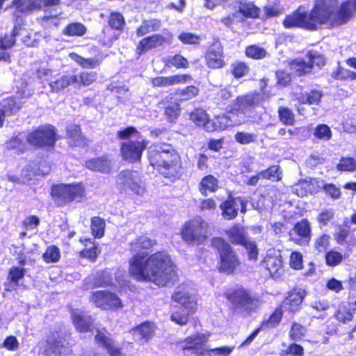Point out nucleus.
<instances>
[{
	"instance_id": "nucleus-1",
	"label": "nucleus",
	"mask_w": 356,
	"mask_h": 356,
	"mask_svg": "<svg viewBox=\"0 0 356 356\" xmlns=\"http://www.w3.org/2000/svg\"><path fill=\"white\" fill-rule=\"evenodd\" d=\"M155 241L146 236H140L129 244L132 257L129 260V273L138 281L152 282L165 286L176 280L177 273L170 255L157 252L147 257L146 250L154 245Z\"/></svg>"
},
{
	"instance_id": "nucleus-2",
	"label": "nucleus",
	"mask_w": 356,
	"mask_h": 356,
	"mask_svg": "<svg viewBox=\"0 0 356 356\" xmlns=\"http://www.w3.org/2000/svg\"><path fill=\"white\" fill-rule=\"evenodd\" d=\"M338 0H314L309 12L298 8L282 21L286 29L301 28L316 31L320 25L329 23L339 26L352 20L356 13V0H344L337 7Z\"/></svg>"
},
{
	"instance_id": "nucleus-3",
	"label": "nucleus",
	"mask_w": 356,
	"mask_h": 356,
	"mask_svg": "<svg viewBox=\"0 0 356 356\" xmlns=\"http://www.w3.org/2000/svg\"><path fill=\"white\" fill-rule=\"evenodd\" d=\"M150 164L163 176H173L177 172L179 156L171 145L157 144L148 151Z\"/></svg>"
},
{
	"instance_id": "nucleus-4",
	"label": "nucleus",
	"mask_w": 356,
	"mask_h": 356,
	"mask_svg": "<svg viewBox=\"0 0 356 356\" xmlns=\"http://www.w3.org/2000/svg\"><path fill=\"white\" fill-rule=\"evenodd\" d=\"M225 296L231 303L233 311L244 316L254 312L261 304L257 296L243 288L231 289L226 292Z\"/></svg>"
},
{
	"instance_id": "nucleus-5",
	"label": "nucleus",
	"mask_w": 356,
	"mask_h": 356,
	"mask_svg": "<svg viewBox=\"0 0 356 356\" xmlns=\"http://www.w3.org/2000/svg\"><path fill=\"white\" fill-rule=\"evenodd\" d=\"M211 245L220 255V270L228 274L233 273L238 266L239 261L229 244L221 238H215L212 240Z\"/></svg>"
},
{
	"instance_id": "nucleus-6",
	"label": "nucleus",
	"mask_w": 356,
	"mask_h": 356,
	"mask_svg": "<svg viewBox=\"0 0 356 356\" xmlns=\"http://www.w3.org/2000/svg\"><path fill=\"white\" fill-rule=\"evenodd\" d=\"M306 57L308 59L307 62L302 59H294L290 63L291 67L298 76L311 74L315 67L321 69L326 63L325 56L316 50L307 51Z\"/></svg>"
},
{
	"instance_id": "nucleus-7",
	"label": "nucleus",
	"mask_w": 356,
	"mask_h": 356,
	"mask_svg": "<svg viewBox=\"0 0 356 356\" xmlns=\"http://www.w3.org/2000/svg\"><path fill=\"white\" fill-rule=\"evenodd\" d=\"M208 224L201 217H195L186 222L182 229V238L191 244L202 243L207 238Z\"/></svg>"
},
{
	"instance_id": "nucleus-8",
	"label": "nucleus",
	"mask_w": 356,
	"mask_h": 356,
	"mask_svg": "<svg viewBox=\"0 0 356 356\" xmlns=\"http://www.w3.org/2000/svg\"><path fill=\"white\" fill-rule=\"evenodd\" d=\"M84 192V188L80 184H60L51 187V194L54 202L58 206H63L73 200L81 198Z\"/></svg>"
},
{
	"instance_id": "nucleus-9",
	"label": "nucleus",
	"mask_w": 356,
	"mask_h": 356,
	"mask_svg": "<svg viewBox=\"0 0 356 356\" xmlns=\"http://www.w3.org/2000/svg\"><path fill=\"white\" fill-rule=\"evenodd\" d=\"M172 298L179 303L181 307L171 315V320L179 325H186L188 321V316L191 315L195 309L196 303L191 300L186 292L182 291L181 287L177 289Z\"/></svg>"
},
{
	"instance_id": "nucleus-10",
	"label": "nucleus",
	"mask_w": 356,
	"mask_h": 356,
	"mask_svg": "<svg viewBox=\"0 0 356 356\" xmlns=\"http://www.w3.org/2000/svg\"><path fill=\"white\" fill-rule=\"evenodd\" d=\"M117 186L121 192L131 191L138 195L145 193L138 171L124 170L120 172L116 179Z\"/></svg>"
},
{
	"instance_id": "nucleus-11",
	"label": "nucleus",
	"mask_w": 356,
	"mask_h": 356,
	"mask_svg": "<svg viewBox=\"0 0 356 356\" xmlns=\"http://www.w3.org/2000/svg\"><path fill=\"white\" fill-rule=\"evenodd\" d=\"M227 235L232 243L243 245L245 248L250 259H257V246L254 241L249 238L248 234L245 228L236 225L227 231Z\"/></svg>"
},
{
	"instance_id": "nucleus-12",
	"label": "nucleus",
	"mask_w": 356,
	"mask_h": 356,
	"mask_svg": "<svg viewBox=\"0 0 356 356\" xmlns=\"http://www.w3.org/2000/svg\"><path fill=\"white\" fill-rule=\"evenodd\" d=\"M257 95L248 92L237 96L227 108V113L233 115H245L246 111L257 106Z\"/></svg>"
},
{
	"instance_id": "nucleus-13",
	"label": "nucleus",
	"mask_w": 356,
	"mask_h": 356,
	"mask_svg": "<svg viewBox=\"0 0 356 356\" xmlns=\"http://www.w3.org/2000/svg\"><path fill=\"white\" fill-rule=\"evenodd\" d=\"M204 60L207 67L211 70L222 69L226 65L223 47L218 41L213 42L206 51Z\"/></svg>"
},
{
	"instance_id": "nucleus-14",
	"label": "nucleus",
	"mask_w": 356,
	"mask_h": 356,
	"mask_svg": "<svg viewBox=\"0 0 356 356\" xmlns=\"http://www.w3.org/2000/svg\"><path fill=\"white\" fill-rule=\"evenodd\" d=\"M70 353V349L67 346L65 340L57 332L48 337L44 351L45 356H65Z\"/></svg>"
},
{
	"instance_id": "nucleus-15",
	"label": "nucleus",
	"mask_w": 356,
	"mask_h": 356,
	"mask_svg": "<svg viewBox=\"0 0 356 356\" xmlns=\"http://www.w3.org/2000/svg\"><path fill=\"white\" fill-rule=\"evenodd\" d=\"M92 300L97 307L104 309L122 307L120 298L115 293L107 291L95 292Z\"/></svg>"
},
{
	"instance_id": "nucleus-16",
	"label": "nucleus",
	"mask_w": 356,
	"mask_h": 356,
	"mask_svg": "<svg viewBox=\"0 0 356 356\" xmlns=\"http://www.w3.org/2000/svg\"><path fill=\"white\" fill-rule=\"evenodd\" d=\"M148 143L145 140L141 142L129 141L124 143L121 146V152L124 159L131 162L140 159L143 151L146 148Z\"/></svg>"
},
{
	"instance_id": "nucleus-17",
	"label": "nucleus",
	"mask_w": 356,
	"mask_h": 356,
	"mask_svg": "<svg viewBox=\"0 0 356 356\" xmlns=\"http://www.w3.org/2000/svg\"><path fill=\"white\" fill-rule=\"evenodd\" d=\"M207 339V337L204 334L189 337L186 339V346L184 350L188 356H192L193 354L200 356L208 351L205 348Z\"/></svg>"
},
{
	"instance_id": "nucleus-18",
	"label": "nucleus",
	"mask_w": 356,
	"mask_h": 356,
	"mask_svg": "<svg viewBox=\"0 0 356 356\" xmlns=\"http://www.w3.org/2000/svg\"><path fill=\"white\" fill-rule=\"evenodd\" d=\"M166 39L161 34H153L142 38L136 47V54L139 58L152 49L163 46Z\"/></svg>"
},
{
	"instance_id": "nucleus-19",
	"label": "nucleus",
	"mask_w": 356,
	"mask_h": 356,
	"mask_svg": "<svg viewBox=\"0 0 356 356\" xmlns=\"http://www.w3.org/2000/svg\"><path fill=\"white\" fill-rule=\"evenodd\" d=\"M192 80L188 74H177L168 76H156L152 78L151 83L154 88H165L179 84H185Z\"/></svg>"
},
{
	"instance_id": "nucleus-20",
	"label": "nucleus",
	"mask_w": 356,
	"mask_h": 356,
	"mask_svg": "<svg viewBox=\"0 0 356 356\" xmlns=\"http://www.w3.org/2000/svg\"><path fill=\"white\" fill-rule=\"evenodd\" d=\"M236 13L241 15L238 22H244L247 19H258L260 17L261 9L253 1L239 0L237 2Z\"/></svg>"
},
{
	"instance_id": "nucleus-21",
	"label": "nucleus",
	"mask_w": 356,
	"mask_h": 356,
	"mask_svg": "<svg viewBox=\"0 0 356 356\" xmlns=\"http://www.w3.org/2000/svg\"><path fill=\"white\" fill-rule=\"evenodd\" d=\"M274 256L270 252L264 260L266 268L273 277H279L282 272V259L280 252L274 251Z\"/></svg>"
},
{
	"instance_id": "nucleus-22",
	"label": "nucleus",
	"mask_w": 356,
	"mask_h": 356,
	"mask_svg": "<svg viewBox=\"0 0 356 356\" xmlns=\"http://www.w3.org/2000/svg\"><path fill=\"white\" fill-rule=\"evenodd\" d=\"M95 340L97 343L106 348L111 356H125L121 352L119 347L116 346L115 342L110 338V334L103 331L97 330Z\"/></svg>"
},
{
	"instance_id": "nucleus-23",
	"label": "nucleus",
	"mask_w": 356,
	"mask_h": 356,
	"mask_svg": "<svg viewBox=\"0 0 356 356\" xmlns=\"http://www.w3.org/2000/svg\"><path fill=\"white\" fill-rule=\"evenodd\" d=\"M69 57L77 63L79 66L84 69H94L100 65L104 59V56L99 51V54L94 58H84L75 52L69 54Z\"/></svg>"
},
{
	"instance_id": "nucleus-24",
	"label": "nucleus",
	"mask_w": 356,
	"mask_h": 356,
	"mask_svg": "<svg viewBox=\"0 0 356 356\" xmlns=\"http://www.w3.org/2000/svg\"><path fill=\"white\" fill-rule=\"evenodd\" d=\"M304 298V292L301 290H293L284 299L281 305V309L295 312L298 310Z\"/></svg>"
},
{
	"instance_id": "nucleus-25",
	"label": "nucleus",
	"mask_w": 356,
	"mask_h": 356,
	"mask_svg": "<svg viewBox=\"0 0 356 356\" xmlns=\"http://www.w3.org/2000/svg\"><path fill=\"white\" fill-rule=\"evenodd\" d=\"M160 104H164V115L170 123H175L180 115L181 107L179 102L172 97L162 100Z\"/></svg>"
},
{
	"instance_id": "nucleus-26",
	"label": "nucleus",
	"mask_w": 356,
	"mask_h": 356,
	"mask_svg": "<svg viewBox=\"0 0 356 356\" xmlns=\"http://www.w3.org/2000/svg\"><path fill=\"white\" fill-rule=\"evenodd\" d=\"M76 82V75L64 74L54 81L49 83L51 92H59L70 86L75 84Z\"/></svg>"
},
{
	"instance_id": "nucleus-27",
	"label": "nucleus",
	"mask_w": 356,
	"mask_h": 356,
	"mask_svg": "<svg viewBox=\"0 0 356 356\" xmlns=\"http://www.w3.org/2000/svg\"><path fill=\"white\" fill-rule=\"evenodd\" d=\"M234 97V93L230 86L221 87L214 96V101L218 106H226L227 111L228 107L231 105V99Z\"/></svg>"
},
{
	"instance_id": "nucleus-28",
	"label": "nucleus",
	"mask_w": 356,
	"mask_h": 356,
	"mask_svg": "<svg viewBox=\"0 0 356 356\" xmlns=\"http://www.w3.org/2000/svg\"><path fill=\"white\" fill-rule=\"evenodd\" d=\"M162 62L165 67L175 69H187L189 67V62L186 58L181 54H175L173 56H168L163 58Z\"/></svg>"
},
{
	"instance_id": "nucleus-29",
	"label": "nucleus",
	"mask_w": 356,
	"mask_h": 356,
	"mask_svg": "<svg viewBox=\"0 0 356 356\" xmlns=\"http://www.w3.org/2000/svg\"><path fill=\"white\" fill-rule=\"evenodd\" d=\"M56 135H28L26 141L38 147H53L57 140Z\"/></svg>"
},
{
	"instance_id": "nucleus-30",
	"label": "nucleus",
	"mask_w": 356,
	"mask_h": 356,
	"mask_svg": "<svg viewBox=\"0 0 356 356\" xmlns=\"http://www.w3.org/2000/svg\"><path fill=\"white\" fill-rule=\"evenodd\" d=\"M320 181L316 178H307L303 181H300L297 185L296 190L298 195L304 196L307 193H314L316 191V188H321Z\"/></svg>"
},
{
	"instance_id": "nucleus-31",
	"label": "nucleus",
	"mask_w": 356,
	"mask_h": 356,
	"mask_svg": "<svg viewBox=\"0 0 356 356\" xmlns=\"http://www.w3.org/2000/svg\"><path fill=\"white\" fill-rule=\"evenodd\" d=\"M232 126L229 119L225 115L215 116L212 120H209L206 131L213 132L220 131Z\"/></svg>"
},
{
	"instance_id": "nucleus-32",
	"label": "nucleus",
	"mask_w": 356,
	"mask_h": 356,
	"mask_svg": "<svg viewBox=\"0 0 356 356\" xmlns=\"http://www.w3.org/2000/svg\"><path fill=\"white\" fill-rule=\"evenodd\" d=\"M1 110L8 115H15L22 108V103L15 96H9L2 99Z\"/></svg>"
},
{
	"instance_id": "nucleus-33",
	"label": "nucleus",
	"mask_w": 356,
	"mask_h": 356,
	"mask_svg": "<svg viewBox=\"0 0 356 356\" xmlns=\"http://www.w3.org/2000/svg\"><path fill=\"white\" fill-rule=\"evenodd\" d=\"M86 166L94 171L108 173L111 171V161L106 157L92 159L86 162Z\"/></svg>"
},
{
	"instance_id": "nucleus-34",
	"label": "nucleus",
	"mask_w": 356,
	"mask_h": 356,
	"mask_svg": "<svg viewBox=\"0 0 356 356\" xmlns=\"http://www.w3.org/2000/svg\"><path fill=\"white\" fill-rule=\"evenodd\" d=\"M189 120L197 127H203L206 130L209 116L202 108H195L189 113Z\"/></svg>"
},
{
	"instance_id": "nucleus-35",
	"label": "nucleus",
	"mask_w": 356,
	"mask_h": 356,
	"mask_svg": "<svg viewBox=\"0 0 356 356\" xmlns=\"http://www.w3.org/2000/svg\"><path fill=\"white\" fill-rule=\"evenodd\" d=\"M73 323L80 332H88L92 325L91 318L81 312H73L72 314Z\"/></svg>"
},
{
	"instance_id": "nucleus-36",
	"label": "nucleus",
	"mask_w": 356,
	"mask_h": 356,
	"mask_svg": "<svg viewBox=\"0 0 356 356\" xmlns=\"http://www.w3.org/2000/svg\"><path fill=\"white\" fill-rule=\"evenodd\" d=\"M136 340L145 339L148 341L154 334V327L149 322L141 324L140 326L131 330Z\"/></svg>"
},
{
	"instance_id": "nucleus-37",
	"label": "nucleus",
	"mask_w": 356,
	"mask_h": 356,
	"mask_svg": "<svg viewBox=\"0 0 356 356\" xmlns=\"http://www.w3.org/2000/svg\"><path fill=\"white\" fill-rule=\"evenodd\" d=\"M86 32V26L79 22H70L63 29V34L68 37H81L84 35Z\"/></svg>"
},
{
	"instance_id": "nucleus-38",
	"label": "nucleus",
	"mask_w": 356,
	"mask_h": 356,
	"mask_svg": "<svg viewBox=\"0 0 356 356\" xmlns=\"http://www.w3.org/2000/svg\"><path fill=\"white\" fill-rule=\"evenodd\" d=\"M108 24L111 29L122 32L126 26V21L121 13L112 11L108 17Z\"/></svg>"
},
{
	"instance_id": "nucleus-39",
	"label": "nucleus",
	"mask_w": 356,
	"mask_h": 356,
	"mask_svg": "<svg viewBox=\"0 0 356 356\" xmlns=\"http://www.w3.org/2000/svg\"><path fill=\"white\" fill-rule=\"evenodd\" d=\"M250 71V66L243 60H235L230 65V73L236 79H239L248 76Z\"/></svg>"
},
{
	"instance_id": "nucleus-40",
	"label": "nucleus",
	"mask_w": 356,
	"mask_h": 356,
	"mask_svg": "<svg viewBox=\"0 0 356 356\" xmlns=\"http://www.w3.org/2000/svg\"><path fill=\"white\" fill-rule=\"evenodd\" d=\"M244 54L247 58L256 60L264 59L268 55L265 48L255 44L246 46Z\"/></svg>"
},
{
	"instance_id": "nucleus-41",
	"label": "nucleus",
	"mask_w": 356,
	"mask_h": 356,
	"mask_svg": "<svg viewBox=\"0 0 356 356\" xmlns=\"http://www.w3.org/2000/svg\"><path fill=\"white\" fill-rule=\"evenodd\" d=\"M161 26V21L157 19H145L136 29V33L138 37H142L145 34L157 31Z\"/></svg>"
},
{
	"instance_id": "nucleus-42",
	"label": "nucleus",
	"mask_w": 356,
	"mask_h": 356,
	"mask_svg": "<svg viewBox=\"0 0 356 356\" xmlns=\"http://www.w3.org/2000/svg\"><path fill=\"white\" fill-rule=\"evenodd\" d=\"M220 208L222 211L224 218L232 220L237 216L238 204L235 199H229L222 203Z\"/></svg>"
},
{
	"instance_id": "nucleus-43",
	"label": "nucleus",
	"mask_w": 356,
	"mask_h": 356,
	"mask_svg": "<svg viewBox=\"0 0 356 356\" xmlns=\"http://www.w3.org/2000/svg\"><path fill=\"white\" fill-rule=\"evenodd\" d=\"M323 97V92L320 90L313 89L307 92L302 94L300 102L302 104L318 105Z\"/></svg>"
},
{
	"instance_id": "nucleus-44",
	"label": "nucleus",
	"mask_w": 356,
	"mask_h": 356,
	"mask_svg": "<svg viewBox=\"0 0 356 356\" xmlns=\"http://www.w3.org/2000/svg\"><path fill=\"white\" fill-rule=\"evenodd\" d=\"M218 188V181L213 175L204 177L200 184V191L202 194L207 195V192H215Z\"/></svg>"
},
{
	"instance_id": "nucleus-45",
	"label": "nucleus",
	"mask_w": 356,
	"mask_h": 356,
	"mask_svg": "<svg viewBox=\"0 0 356 356\" xmlns=\"http://www.w3.org/2000/svg\"><path fill=\"white\" fill-rule=\"evenodd\" d=\"M332 77L339 81H353L356 80V72L350 70L338 65L332 72Z\"/></svg>"
},
{
	"instance_id": "nucleus-46",
	"label": "nucleus",
	"mask_w": 356,
	"mask_h": 356,
	"mask_svg": "<svg viewBox=\"0 0 356 356\" xmlns=\"http://www.w3.org/2000/svg\"><path fill=\"white\" fill-rule=\"evenodd\" d=\"M97 74L95 72L83 71L76 75V82L79 86H89L97 81Z\"/></svg>"
},
{
	"instance_id": "nucleus-47",
	"label": "nucleus",
	"mask_w": 356,
	"mask_h": 356,
	"mask_svg": "<svg viewBox=\"0 0 356 356\" xmlns=\"http://www.w3.org/2000/svg\"><path fill=\"white\" fill-rule=\"evenodd\" d=\"M293 231L299 236L305 238L309 241L311 238V226L310 223L307 219H303L297 222L293 228Z\"/></svg>"
},
{
	"instance_id": "nucleus-48",
	"label": "nucleus",
	"mask_w": 356,
	"mask_h": 356,
	"mask_svg": "<svg viewBox=\"0 0 356 356\" xmlns=\"http://www.w3.org/2000/svg\"><path fill=\"white\" fill-rule=\"evenodd\" d=\"M280 120L286 126H293L295 124V115L289 108L281 106L277 109Z\"/></svg>"
},
{
	"instance_id": "nucleus-49",
	"label": "nucleus",
	"mask_w": 356,
	"mask_h": 356,
	"mask_svg": "<svg viewBox=\"0 0 356 356\" xmlns=\"http://www.w3.org/2000/svg\"><path fill=\"white\" fill-rule=\"evenodd\" d=\"M105 226L104 219L97 216L91 219V230L95 238H100L104 236Z\"/></svg>"
},
{
	"instance_id": "nucleus-50",
	"label": "nucleus",
	"mask_w": 356,
	"mask_h": 356,
	"mask_svg": "<svg viewBox=\"0 0 356 356\" xmlns=\"http://www.w3.org/2000/svg\"><path fill=\"white\" fill-rule=\"evenodd\" d=\"M281 171L279 165H273L268 169L259 172V176L266 179H272L273 181H279L281 179Z\"/></svg>"
},
{
	"instance_id": "nucleus-51",
	"label": "nucleus",
	"mask_w": 356,
	"mask_h": 356,
	"mask_svg": "<svg viewBox=\"0 0 356 356\" xmlns=\"http://www.w3.org/2000/svg\"><path fill=\"white\" fill-rule=\"evenodd\" d=\"M200 36L191 32L183 31L178 35V40L184 44L197 45L200 44Z\"/></svg>"
},
{
	"instance_id": "nucleus-52",
	"label": "nucleus",
	"mask_w": 356,
	"mask_h": 356,
	"mask_svg": "<svg viewBox=\"0 0 356 356\" xmlns=\"http://www.w3.org/2000/svg\"><path fill=\"white\" fill-rule=\"evenodd\" d=\"M200 93V89L193 85L187 86L179 92L181 101H188L196 97Z\"/></svg>"
},
{
	"instance_id": "nucleus-53",
	"label": "nucleus",
	"mask_w": 356,
	"mask_h": 356,
	"mask_svg": "<svg viewBox=\"0 0 356 356\" xmlns=\"http://www.w3.org/2000/svg\"><path fill=\"white\" fill-rule=\"evenodd\" d=\"M337 168L340 171H355L356 161L352 157H342L338 163Z\"/></svg>"
},
{
	"instance_id": "nucleus-54",
	"label": "nucleus",
	"mask_w": 356,
	"mask_h": 356,
	"mask_svg": "<svg viewBox=\"0 0 356 356\" xmlns=\"http://www.w3.org/2000/svg\"><path fill=\"white\" fill-rule=\"evenodd\" d=\"M13 33H5L3 36L0 37V50H6L11 49L16 44L15 38Z\"/></svg>"
},
{
	"instance_id": "nucleus-55",
	"label": "nucleus",
	"mask_w": 356,
	"mask_h": 356,
	"mask_svg": "<svg viewBox=\"0 0 356 356\" xmlns=\"http://www.w3.org/2000/svg\"><path fill=\"white\" fill-rule=\"evenodd\" d=\"M330 236L326 234L317 237L314 242L315 249L319 252H325L330 245Z\"/></svg>"
},
{
	"instance_id": "nucleus-56",
	"label": "nucleus",
	"mask_w": 356,
	"mask_h": 356,
	"mask_svg": "<svg viewBox=\"0 0 356 356\" xmlns=\"http://www.w3.org/2000/svg\"><path fill=\"white\" fill-rule=\"evenodd\" d=\"M6 147L9 149H15L18 153H23L26 150V143L19 137H13L10 140L6 143Z\"/></svg>"
},
{
	"instance_id": "nucleus-57",
	"label": "nucleus",
	"mask_w": 356,
	"mask_h": 356,
	"mask_svg": "<svg viewBox=\"0 0 356 356\" xmlns=\"http://www.w3.org/2000/svg\"><path fill=\"white\" fill-rule=\"evenodd\" d=\"M283 310L276 309L269 317V319L263 323L261 328L274 327L280 323L282 318V313Z\"/></svg>"
},
{
	"instance_id": "nucleus-58",
	"label": "nucleus",
	"mask_w": 356,
	"mask_h": 356,
	"mask_svg": "<svg viewBox=\"0 0 356 356\" xmlns=\"http://www.w3.org/2000/svg\"><path fill=\"white\" fill-rule=\"evenodd\" d=\"M43 258L47 262H56L60 258L59 249L56 246H49L47 248Z\"/></svg>"
},
{
	"instance_id": "nucleus-59",
	"label": "nucleus",
	"mask_w": 356,
	"mask_h": 356,
	"mask_svg": "<svg viewBox=\"0 0 356 356\" xmlns=\"http://www.w3.org/2000/svg\"><path fill=\"white\" fill-rule=\"evenodd\" d=\"M86 246V248L80 252V255L82 257L94 261L98 254L97 246L92 242H90L89 244Z\"/></svg>"
},
{
	"instance_id": "nucleus-60",
	"label": "nucleus",
	"mask_w": 356,
	"mask_h": 356,
	"mask_svg": "<svg viewBox=\"0 0 356 356\" xmlns=\"http://www.w3.org/2000/svg\"><path fill=\"white\" fill-rule=\"evenodd\" d=\"M342 259V254L337 251H330L327 252L325 255L326 264L330 266H334L339 264Z\"/></svg>"
},
{
	"instance_id": "nucleus-61",
	"label": "nucleus",
	"mask_w": 356,
	"mask_h": 356,
	"mask_svg": "<svg viewBox=\"0 0 356 356\" xmlns=\"http://www.w3.org/2000/svg\"><path fill=\"white\" fill-rule=\"evenodd\" d=\"M26 270L19 267H13L9 271L8 279L16 286L19 280L22 279L25 275Z\"/></svg>"
},
{
	"instance_id": "nucleus-62",
	"label": "nucleus",
	"mask_w": 356,
	"mask_h": 356,
	"mask_svg": "<svg viewBox=\"0 0 356 356\" xmlns=\"http://www.w3.org/2000/svg\"><path fill=\"white\" fill-rule=\"evenodd\" d=\"M264 10V15L262 17L263 20H266L267 19L279 16L282 10L279 7L272 6V5H268L265 6L263 8Z\"/></svg>"
},
{
	"instance_id": "nucleus-63",
	"label": "nucleus",
	"mask_w": 356,
	"mask_h": 356,
	"mask_svg": "<svg viewBox=\"0 0 356 356\" xmlns=\"http://www.w3.org/2000/svg\"><path fill=\"white\" fill-rule=\"evenodd\" d=\"M334 216V211L332 209H328L322 211L320 213H318L317 216L318 222L323 225H327V223L333 219Z\"/></svg>"
},
{
	"instance_id": "nucleus-64",
	"label": "nucleus",
	"mask_w": 356,
	"mask_h": 356,
	"mask_svg": "<svg viewBox=\"0 0 356 356\" xmlns=\"http://www.w3.org/2000/svg\"><path fill=\"white\" fill-rule=\"evenodd\" d=\"M277 83L281 86L286 87L289 86L291 81L290 74L284 70H278L276 72Z\"/></svg>"
}]
</instances>
